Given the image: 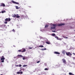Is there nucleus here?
Wrapping results in <instances>:
<instances>
[{"instance_id":"f257e3e1","label":"nucleus","mask_w":75,"mask_h":75,"mask_svg":"<svg viewBox=\"0 0 75 75\" xmlns=\"http://www.w3.org/2000/svg\"><path fill=\"white\" fill-rule=\"evenodd\" d=\"M53 26H54L53 27H51V30H54V29H55L56 26H57V24H53Z\"/></svg>"},{"instance_id":"f03ea898","label":"nucleus","mask_w":75,"mask_h":75,"mask_svg":"<svg viewBox=\"0 0 75 75\" xmlns=\"http://www.w3.org/2000/svg\"><path fill=\"white\" fill-rule=\"evenodd\" d=\"M12 17H16V18H20V16H18V14H17L16 15L14 14L12 16Z\"/></svg>"},{"instance_id":"7ed1b4c3","label":"nucleus","mask_w":75,"mask_h":75,"mask_svg":"<svg viewBox=\"0 0 75 75\" xmlns=\"http://www.w3.org/2000/svg\"><path fill=\"white\" fill-rule=\"evenodd\" d=\"M66 53L67 55L69 56V57H71V56H72V53H71L70 52H67Z\"/></svg>"},{"instance_id":"20e7f679","label":"nucleus","mask_w":75,"mask_h":75,"mask_svg":"<svg viewBox=\"0 0 75 75\" xmlns=\"http://www.w3.org/2000/svg\"><path fill=\"white\" fill-rule=\"evenodd\" d=\"M4 59H5V58L4 57V56L1 57V62H4Z\"/></svg>"},{"instance_id":"39448f33","label":"nucleus","mask_w":75,"mask_h":75,"mask_svg":"<svg viewBox=\"0 0 75 75\" xmlns=\"http://www.w3.org/2000/svg\"><path fill=\"white\" fill-rule=\"evenodd\" d=\"M11 21V19L10 18H6L5 20V21H8V22H9V21Z\"/></svg>"},{"instance_id":"423d86ee","label":"nucleus","mask_w":75,"mask_h":75,"mask_svg":"<svg viewBox=\"0 0 75 75\" xmlns=\"http://www.w3.org/2000/svg\"><path fill=\"white\" fill-rule=\"evenodd\" d=\"M11 1L13 3V4H19V3L15 2L14 1L12 0Z\"/></svg>"},{"instance_id":"0eeeda50","label":"nucleus","mask_w":75,"mask_h":75,"mask_svg":"<svg viewBox=\"0 0 75 75\" xmlns=\"http://www.w3.org/2000/svg\"><path fill=\"white\" fill-rule=\"evenodd\" d=\"M0 6H2L3 7H5L6 6V5H5V4L3 3H2L0 5Z\"/></svg>"},{"instance_id":"6e6552de","label":"nucleus","mask_w":75,"mask_h":75,"mask_svg":"<svg viewBox=\"0 0 75 75\" xmlns=\"http://www.w3.org/2000/svg\"><path fill=\"white\" fill-rule=\"evenodd\" d=\"M64 23H60L57 25L58 26H62V25H64Z\"/></svg>"},{"instance_id":"1a4fd4ad","label":"nucleus","mask_w":75,"mask_h":75,"mask_svg":"<svg viewBox=\"0 0 75 75\" xmlns=\"http://www.w3.org/2000/svg\"><path fill=\"white\" fill-rule=\"evenodd\" d=\"M62 61H63V62L64 63V64H66V60L65 59H62Z\"/></svg>"},{"instance_id":"9d476101","label":"nucleus","mask_w":75,"mask_h":75,"mask_svg":"<svg viewBox=\"0 0 75 75\" xmlns=\"http://www.w3.org/2000/svg\"><path fill=\"white\" fill-rule=\"evenodd\" d=\"M55 38H57V39L58 40H61V39L60 38H58V36H57L55 37Z\"/></svg>"},{"instance_id":"9b49d317","label":"nucleus","mask_w":75,"mask_h":75,"mask_svg":"<svg viewBox=\"0 0 75 75\" xmlns=\"http://www.w3.org/2000/svg\"><path fill=\"white\" fill-rule=\"evenodd\" d=\"M22 51L21 52H24L26 51V50L24 49H22L21 50Z\"/></svg>"},{"instance_id":"f8f14e48","label":"nucleus","mask_w":75,"mask_h":75,"mask_svg":"<svg viewBox=\"0 0 75 75\" xmlns=\"http://www.w3.org/2000/svg\"><path fill=\"white\" fill-rule=\"evenodd\" d=\"M54 53L55 54H58L59 55V54H60V53H59L58 52H54Z\"/></svg>"},{"instance_id":"ddd939ff","label":"nucleus","mask_w":75,"mask_h":75,"mask_svg":"<svg viewBox=\"0 0 75 75\" xmlns=\"http://www.w3.org/2000/svg\"><path fill=\"white\" fill-rule=\"evenodd\" d=\"M62 53L63 54H65V53H66V52L65 50H63L62 51Z\"/></svg>"},{"instance_id":"4468645a","label":"nucleus","mask_w":75,"mask_h":75,"mask_svg":"<svg viewBox=\"0 0 75 75\" xmlns=\"http://www.w3.org/2000/svg\"><path fill=\"white\" fill-rule=\"evenodd\" d=\"M49 25H46L45 27V28H47L48 27Z\"/></svg>"},{"instance_id":"2eb2a0df","label":"nucleus","mask_w":75,"mask_h":75,"mask_svg":"<svg viewBox=\"0 0 75 75\" xmlns=\"http://www.w3.org/2000/svg\"><path fill=\"white\" fill-rule=\"evenodd\" d=\"M46 44H51V43H50V41H49V42H46Z\"/></svg>"},{"instance_id":"dca6fc26","label":"nucleus","mask_w":75,"mask_h":75,"mask_svg":"<svg viewBox=\"0 0 75 75\" xmlns=\"http://www.w3.org/2000/svg\"><path fill=\"white\" fill-rule=\"evenodd\" d=\"M15 7L16 8V9H19V7H18V6H16Z\"/></svg>"},{"instance_id":"f3484780","label":"nucleus","mask_w":75,"mask_h":75,"mask_svg":"<svg viewBox=\"0 0 75 75\" xmlns=\"http://www.w3.org/2000/svg\"><path fill=\"white\" fill-rule=\"evenodd\" d=\"M69 74L70 75H74V74H72V73L71 72L69 73Z\"/></svg>"},{"instance_id":"a211bd4d","label":"nucleus","mask_w":75,"mask_h":75,"mask_svg":"<svg viewBox=\"0 0 75 75\" xmlns=\"http://www.w3.org/2000/svg\"><path fill=\"white\" fill-rule=\"evenodd\" d=\"M6 13V11H5V10H4V11H1L2 13Z\"/></svg>"},{"instance_id":"6ab92c4d","label":"nucleus","mask_w":75,"mask_h":75,"mask_svg":"<svg viewBox=\"0 0 75 75\" xmlns=\"http://www.w3.org/2000/svg\"><path fill=\"white\" fill-rule=\"evenodd\" d=\"M27 67V65H24L23 66V67Z\"/></svg>"},{"instance_id":"aec40b11","label":"nucleus","mask_w":75,"mask_h":75,"mask_svg":"<svg viewBox=\"0 0 75 75\" xmlns=\"http://www.w3.org/2000/svg\"><path fill=\"white\" fill-rule=\"evenodd\" d=\"M18 57H23V56L21 55H18Z\"/></svg>"},{"instance_id":"412c9836","label":"nucleus","mask_w":75,"mask_h":75,"mask_svg":"<svg viewBox=\"0 0 75 75\" xmlns=\"http://www.w3.org/2000/svg\"><path fill=\"white\" fill-rule=\"evenodd\" d=\"M52 36H55V33L52 34Z\"/></svg>"},{"instance_id":"4be33fe9","label":"nucleus","mask_w":75,"mask_h":75,"mask_svg":"<svg viewBox=\"0 0 75 75\" xmlns=\"http://www.w3.org/2000/svg\"><path fill=\"white\" fill-rule=\"evenodd\" d=\"M39 47H41L42 48V47H44V46H43V45H40L39 46Z\"/></svg>"},{"instance_id":"5701e85b","label":"nucleus","mask_w":75,"mask_h":75,"mask_svg":"<svg viewBox=\"0 0 75 75\" xmlns=\"http://www.w3.org/2000/svg\"><path fill=\"white\" fill-rule=\"evenodd\" d=\"M45 71H47V70H48V68H45Z\"/></svg>"},{"instance_id":"b1692460","label":"nucleus","mask_w":75,"mask_h":75,"mask_svg":"<svg viewBox=\"0 0 75 75\" xmlns=\"http://www.w3.org/2000/svg\"><path fill=\"white\" fill-rule=\"evenodd\" d=\"M22 66V65L21 64H19V67H21Z\"/></svg>"},{"instance_id":"393cba45","label":"nucleus","mask_w":75,"mask_h":75,"mask_svg":"<svg viewBox=\"0 0 75 75\" xmlns=\"http://www.w3.org/2000/svg\"><path fill=\"white\" fill-rule=\"evenodd\" d=\"M18 52H21L22 51V50H18Z\"/></svg>"},{"instance_id":"a878e982","label":"nucleus","mask_w":75,"mask_h":75,"mask_svg":"<svg viewBox=\"0 0 75 75\" xmlns=\"http://www.w3.org/2000/svg\"><path fill=\"white\" fill-rule=\"evenodd\" d=\"M17 74H20V72H17Z\"/></svg>"},{"instance_id":"bb28decb","label":"nucleus","mask_w":75,"mask_h":75,"mask_svg":"<svg viewBox=\"0 0 75 75\" xmlns=\"http://www.w3.org/2000/svg\"><path fill=\"white\" fill-rule=\"evenodd\" d=\"M23 74V72L22 71H21L20 72V74Z\"/></svg>"},{"instance_id":"cd10ccee","label":"nucleus","mask_w":75,"mask_h":75,"mask_svg":"<svg viewBox=\"0 0 75 75\" xmlns=\"http://www.w3.org/2000/svg\"><path fill=\"white\" fill-rule=\"evenodd\" d=\"M4 23H5V24H7V21H5V22H4Z\"/></svg>"},{"instance_id":"c85d7f7f","label":"nucleus","mask_w":75,"mask_h":75,"mask_svg":"<svg viewBox=\"0 0 75 75\" xmlns=\"http://www.w3.org/2000/svg\"><path fill=\"white\" fill-rule=\"evenodd\" d=\"M39 62H40V61H38V62H37V63H39Z\"/></svg>"},{"instance_id":"c756f323","label":"nucleus","mask_w":75,"mask_h":75,"mask_svg":"<svg viewBox=\"0 0 75 75\" xmlns=\"http://www.w3.org/2000/svg\"><path fill=\"white\" fill-rule=\"evenodd\" d=\"M52 32H53L54 33H55V32H56L55 31H54V30H52Z\"/></svg>"},{"instance_id":"7c9ffc66","label":"nucleus","mask_w":75,"mask_h":75,"mask_svg":"<svg viewBox=\"0 0 75 75\" xmlns=\"http://www.w3.org/2000/svg\"><path fill=\"white\" fill-rule=\"evenodd\" d=\"M12 31H13V32H15V30L13 29L12 30Z\"/></svg>"},{"instance_id":"2f4dec72","label":"nucleus","mask_w":75,"mask_h":75,"mask_svg":"<svg viewBox=\"0 0 75 75\" xmlns=\"http://www.w3.org/2000/svg\"><path fill=\"white\" fill-rule=\"evenodd\" d=\"M23 60H24L25 59V57H23Z\"/></svg>"},{"instance_id":"473e14b6","label":"nucleus","mask_w":75,"mask_h":75,"mask_svg":"<svg viewBox=\"0 0 75 75\" xmlns=\"http://www.w3.org/2000/svg\"><path fill=\"white\" fill-rule=\"evenodd\" d=\"M44 50H47V49H46V48H44Z\"/></svg>"},{"instance_id":"72a5a7b5","label":"nucleus","mask_w":75,"mask_h":75,"mask_svg":"<svg viewBox=\"0 0 75 75\" xmlns=\"http://www.w3.org/2000/svg\"><path fill=\"white\" fill-rule=\"evenodd\" d=\"M29 49H32V47H29Z\"/></svg>"},{"instance_id":"f704fd0d","label":"nucleus","mask_w":75,"mask_h":75,"mask_svg":"<svg viewBox=\"0 0 75 75\" xmlns=\"http://www.w3.org/2000/svg\"><path fill=\"white\" fill-rule=\"evenodd\" d=\"M42 51H44V49H42Z\"/></svg>"},{"instance_id":"c9c22d12","label":"nucleus","mask_w":75,"mask_h":75,"mask_svg":"<svg viewBox=\"0 0 75 75\" xmlns=\"http://www.w3.org/2000/svg\"><path fill=\"white\" fill-rule=\"evenodd\" d=\"M16 67H19V65H16Z\"/></svg>"},{"instance_id":"e433bc0d","label":"nucleus","mask_w":75,"mask_h":75,"mask_svg":"<svg viewBox=\"0 0 75 75\" xmlns=\"http://www.w3.org/2000/svg\"><path fill=\"white\" fill-rule=\"evenodd\" d=\"M16 58H17V57H14V59Z\"/></svg>"},{"instance_id":"4c0bfd02","label":"nucleus","mask_w":75,"mask_h":75,"mask_svg":"<svg viewBox=\"0 0 75 75\" xmlns=\"http://www.w3.org/2000/svg\"><path fill=\"white\" fill-rule=\"evenodd\" d=\"M66 38H68V37H66Z\"/></svg>"},{"instance_id":"58836bf2","label":"nucleus","mask_w":75,"mask_h":75,"mask_svg":"<svg viewBox=\"0 0 75 75\" xmlns=\"http://www.w3.org/2000/svg\"><path fill=\"white\" fill-rule=\"evenodd\" d=\"M73 54H74V55H75V54L74 53H73Z\"/></svg>"},{"instance_id":"ea45409f","label":"nucleus","mask_w":75,"mask_h":75,"mask_svg":"<svg viewBox=\"0 0 75 75\" xmlns=\"http://www.w3.org/2000/svg\"><path fill=\"white\" fill-rule=\"evenodd\" d=\"M21 68H22V69H23V67H21Z\"/></svg>"},{"instance_id":"a19ab883","label":"nucleus","mask_w":75,"mask_h":75,"mask_svg":"<svg viewBox=\"0 0 75 75\" xmlns=\"http://www.w3.org/2000/svg\"><path fill=\"white\" fill-rule=\"evenodd\" d=\"M23 69V70H24V69Z\"/></svg>"},{"instance_id":"79ce46f5","label":"nucleus","mask_w":75,"mask_h":75,"mask_svg":"<svg viewBox=\"0 0 75 75\" xmlns=\"http://www.w3.org/2000/svg\"><path fill=\"white\" fill-rule=\"evenodd\" d=\"M29 7H30V6H29Z\"/></svg>"},{"instance_id":"37998d69","label":"nucleus","mask_w":75,"mask_h":75,"mask_svg":"<svg viewBox=\"0 0 75 75\" xmlns=\"http://www.w3.org/2000/svg\"><path fill=\"white\" fill-rule=\"evenodd\" d=\"M1 13V12H0V14Z\"/></svg>"},{"instance_id":"c03bdc74","label":"nucleus","mask_w":75,"mask_h":75,"mask_svg":"<svg viewBox=\"0 0 75 75\" xmlns=\"http://www.w3.org/2000/svg\"><path fill=\"white\" fill-rule=\"evenodd\" d=\"M73 58H75L74 57H73Z\"/></svg>"},{"instance_id":"a18cd8bd","label":"nucleus","mask_w":75,"mask_h":75,"mask_svg":"<svg viewBox=\"0 0 75 75\" xmlns=\"http://www.w3.org/2000/svg\"><path fill=\"white\" fill-rule=\"evenodd\" d=\"M74 37H75V36H74Z\"/></svg>"},{"instance_id":"49530a36","label":"nucleus","mask_w":75,"mask_h":75,"mask_svg":"<svg viewBox=\"0 0 75 75\" xmlns=\"http://www.w3.org/2000/svg\"><path fill=\"white\" fill-rule=\"evenodd\" d=\"M74 31H75V30H74Z\"/></svg>"}]
</instances>
